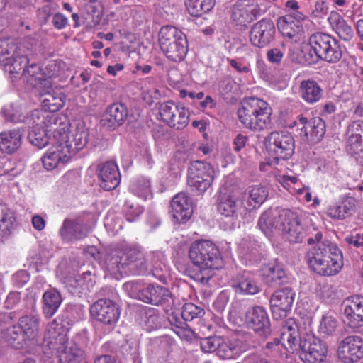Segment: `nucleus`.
Returning <instances> with one entry per match:
<instances>
[{"instance_id":"19","label":"nucleus","mask_w":363,"mask_h":363,"mask_svg":"<svg viewBox=\"0 0 363 363\" xmlns=\"http://www.w3.org/2000/svg\"><path fill=\"white\" fill-rule=\"evenodd\" d=\"M231 286L235 293L242 295H255L262 291L259 276L251 271H243L232 279Z\"/></svg>"},{"instance_id":"30","label":"nucleus","mask_w":363,"mask_h":363,"mask_svg":"<svg viewBox=\"0 0 363 363\" xmlns=\"http://www.w3.org/2000/svg\"><path fill=\"white\" fill-rule=\"evenodd\" d=\"M269 196L268 188L262 185L250 186L244 196V207L248 211L257 209L267 200Z\"/></svg>"},{"instance_id":"27","label":"nucleus","mask_w":363,"mask_h":363,"mask_svg":"<svg viewBox=\"0 0 363 363\" xmlns=\"http://www.w3.org/2000/svg\"><path fill=\"white\" fill-rule=\"evenodd\" d=\"M97 175L100 186L106 191L113 190L120 184L121 175L118 168L113 162L99 164Z\"/></svg>"},{"instance_id":"44","label":"nucleus","mask_w":363,"mask_h":363,"mask_svg":"<svg viewBox=\"0 0 363 363\" xmlns=\"http://www.w3.org/2000/svg\"><path fill=\"white\" fill-rule=\"evenodd\" d=\"M143 326L147 331H152L160 328L162 326V318L158 311L153 308H147L142 318Z\"/></svg>"},{"instance_id":"10","label":"nucleus","mask_w":363,"mask_h":363,"mask_svg":"<svg viewBox=\"0 0 363 363\" xmlns=\"http://www.w3.org/2000/svg\"><path fill=\"white\" fill-rule=\"evenodd\" d=\"M245 323L247 328L264 340L274 335L269 314L262 306H253L248 308L245 314Z\"/></svg>"},{"instance_id":"20","label":"nucleus","mask_w":363,"mask_h":363,"mask_svg":"<svg viewBox=\"0 0 363 363\" xmlns=\"http://www.w3.org/2000/svg\"><path fill=\"white\" fill-rule=\"evenodd\" d=\"M296 125H302L301 131L304 133L308 143L311 144L320 142L325 133V121L320 117L308 119L302 115L297 116L295 121Z\"/></svg>"},{"instance_id":"32","label":"nucleus","mask_w":363,"mask_h":363,"mask_svg":"<svg viewBox=\"0 0 363 363\" xmlns=\"http://www.w3.org/2000/svg\"><path fill=\"white\" fill-rule=\"evenodd\" d=\"M62 301L60 292L55 288L46 290L42 297V310L44 316L50 319L59 309Z\"/></svg>"},{"instance_id":"36","label":"nucleus","mask_w":363,"mask_h":363,"mask_svg":"<svg viewBox=\"0 0 363 363\" xmlns=\"http://www.w3.org/2000/svg\"><path fill=\"white\" fill-rule=\"evenodd\" d=\"M299 94L305 102L314 104L322 98L323 89L314 80H303L300 83Z\"/></svg>"},{"instance_id":"40","label":"nucleus","mask_w":363,"mask_h":363,"mask_svg":"<svg viewBox=\"0 0 363 363\" xmlns=\"http://www.w3.org/2000/svg\"><path fill=\"white\" fill-rule=\"evenodd\" d=\"M28 62L29 60L27 56L20 55L17 51V47L15 45V55H13V52H11L4 67H5L6 71L9 74H22L23 69L28 65Z\"/></svg>"},{"instance_id":"48","label":"nucleus","mask_w":363,"mask_h":363,"mask_svg":"<svg viewBox=\"0 0 363 363\" xmlns=\"http://www.w3.org/2000/svg\"><path fill=\"white\" fill-rule=\"evenodd\" d=\"M15 213L10 210H6L0 220V231L3 237L9 235L17 226Z\"/></svg>"},{"instance_id":"25","label":"nucleus","mask_w":363,"mask_h":363,"mask_svg":"<svg viewBox=\"0 0 363 363\" xmlns=\"http://www.w3.org/2000/svg\"><path fill=\"white\" fill-rule=\"evenodd\" d=\"M170 208L173 220L177 223H186L193 213L191 200L184 192H180L172 198Z\"/></svg>"},{"instance_id":"21","label":"nucleus","mask_w":363,"mask_h":363,"mask_svg":"<svg viewBox=\"0 0 363 363\" xmlns=\"http://www.w3.org/2000/svg\"><path fill=\"white\" fill-rule=\"evenodd\" d=\"M124 272L135 275L147 273L148 267L143 252L136 247H128L123 250Z\"/></svg>"},{"instance_id":"50","label":"nucleus","mask_w":363,"mask_h":363,"mask_svg":"<svg viewBox=\"0 0 363 363\" xmlns=\"http://www.w3.org/2000/svg\"><path fill=\"white\" fill-rule=\"evenodd\" d=\"M335 15L337 16V18L335 20V24L334 26V30L335 33L337 34L340 38L342 39L343 40H350L354 36L352 28L350 25L347 24L343 18L340 17L337 13H335Z\"/></svg>"},{"instance_id":"62","label":"nucleus","mask_w":363,"mask_h":363,"mask_svg":"<svg viewBox=\"0 0 363 363\" xmlns=\"http://www.w3.org/2000/svg\"><path fill=\"white\" fill-rule=\"evenodd\" d=\"M125 208L127 220L130 222L133 221L136 217L139 216L143 212V209L141 207L138 206L135 207L133 203H126Z\"/></svg>"},{"instance_id":"4","label":"nucleus","mask_w":363,"mask_h":363,"mask_svg":"<svg viewBox=\"0 0 363 363\" xmlns=\"http://www.w3.org/2000/svg\"><path fill=\"white\" fill-rule=\"evenodd\" d=\"M272 108L265 101L250 97L242 102L238 116L245 128L255 132L267 128L271 123Z\"/></svg>"},{"instance_id":"6","label":"nucleus","mask_w":363,"mask_h":363,"mask_svg":"<svg viewBox=\"0 0 363 363\" xmlns=\"http://www.w3.org/2000/svg\"><path fill=\"white\" fill-rule=\"evenodd\" d=\"M159 43L166 57L174 62L183 60L187 53L186 35L174 26H166L159 32Z\"/></svg>"},{"instance_id":"11","label":"nucleus","mask_w":363,"mask_h":363,"mask_svg":"<svg viewBox=\"0 0 363 363\" xmlns=\"http://www.w3.org/2000/svg\"><path fill=\"white\" fill-rule=\"evenodd\" d=\"M90 313L97 321L113 328L119 319L121 310L112 300L101 298L91 305Z\"/></svg>"},{"instance_id":"22","label":"nucleus","mask_w":363,"mask_h":363,"mask_svg":"<svg viewBox=\"0 0 363 363\" xmlns=\"http://www.w3.org/2000/svg\"><path fill=\"white\" fill-rule=\"evenodd\" d=\"M59 346L56 348L60 363H78L82 358L84 352L74 341H68L66 335L59 334L56 338Z\"/></svg>"},{"instance_id":"14","label":"nucleus","mask_w":363,"mask_h":363,"mask_svg":"<svg viewBox=\"0 0 363 363\" xmlns=\"http://www.w3.org/2000/svg\"><path fill=\"white\" fill-rule=\"evenodd\" d=\"M55 144L50 147L41 158L43 167L47 170H52L67 162L72 156L69 145H64L59 138H55Z\"/></svg>"},{"instance_id":"13","label":"nucleus","mask_w":363,"mask_h":363,"mask_svg":"<svg viewBox=\"0 0 363 363\" xmlns=\"http://www.w3.org/2000/svg\"><path fill=\"white\" fill-rule=\"evenodd\" d=\"M133 287L135 290V297L148 304L162 306L172 300L173 296L169 289L158 284H150L141 289L138 285Z\"/></svg>"},{"instance_id":"31","label":"nucleus","mask_w":363,"mask_h":363,"mask_svg":"<svg viewBox=\"0 0 363 363\" xmlns=\"http://www.w3.org/2000/svg\"><path fill=\"white\" fill-rule=\"evenodd\" d=\"M24 130L18 128L0 133V150L6 154H12L21 145Z\"/></svg>"},{"instance_id":"23","label":"nucleus","mask_w":363,"mask_h":363,"mask_svg":"<svg viewBox=\"0 0 363 363\" xmlns=\"http://www.w3.org/2000/svg\"><path fill=\"white\" fill-rule=\"evenodd\" d=\"M284 225L281 230L284 231L290 242H301L306 233L301 224L298 214L289 209L282 210Z\"/></svg>"},{"instance_id":"3","label":"nucleus","mask_w":363,"mask_h":363,"mask_svg":"<svg viewBox=\"0 0 363 363\" xmlns=\"http://www.w3.org/2000/svg\"><path fill=\"white\" fill-rule=\"evenodd\" d=\"M309 48H306L305 61L308 65L323 60L337 63L342 56V49L339 41L325 33H315L308 40Z\"/></svg>"},{"instance_id":"64","label":"nucleus","mask_w":363,"mask_h":363,"mask_svg":"<svg viewBox=\"0 0 363 363\" xmlns=\"http://www.w3.org/2000/svg\"><path fill=\"white\" fill-rule=\"evenodd\" d=\"M345 242L355 247H363V233H355L347 235L345 238Z\"/></svg>"},{"instance_id":"41","label":"nucleus","mask_w":363,"mask_h":363,"mask_svg":"<svg viewBox=\"0 0 363 363\" xmlns=\"http://www.w3.org/2000/svg\"><path fill=\"white\" fill-rule=\"evenodd\" d=\"M240 204L233 196L225 194L220 195L218 198V211L226 216H237Z\"/></svg>"},{"instance_id":"17","label":"nucleus","mask_w":363,"mask_h":363,"mask_svg":"<svg viewBox=\"0 0 363 363\" xmlns=\"http://www.w3.org/2000/svg\"><path fill=\"white\" fill-rule=\"evenodd\" d=\"M338 359L343 363H355L363 358V340L356 335L342 340L337 349Z\"/></svg>"},{"instance_id":"43","label":"nucleus","mask_w":363,"mask_h":363,"mask_svg":"<svg viewBox=\"0 0 363 363\" xmlns=\"http://www.w3.org/2000/svg\"><path fill=\"white\" fill-rule=\"evenodd\" d=\"M104 263L106 269L112 274L124 272L123 250L116 249L107 253Z\"/></svg>"},{"instance_id":"24","label":"nucleus","mask_w":363,"mask_h":363,"mask_svg":"<svg viewBox=\"0 0 363 363\" xmlns=\"http://www.w3.org/2000/svg\"><path fill=\"white\" fill-rule=\"evenodd\" d=\"M260 15V8L257 4L250 3V0H240L233 8L232 18L237 25L246 27Z\"/></svg>"},{"instance_id":"38","label":"nucleus","mask_w":363,"mask_h":363,"mask_svg":"<svg viewBox=\"0 0 363 363\" xmlns=\"http://www.w3.org/2000/svg\"><path fill=\"white\" fill-rule=\"evenodd\" d=\"M315 293L317 296L327 304L335 303L342 297L341 291L336 285L325 281L317 284Z\"/></svg>"},{"instance_id":"47","label":"nucleus","mask_w":363,"mask_h":363,"mask_svg":"<svg viewBox=\"0 0 363 363\" xmlns=\"http://www.w3.org/2000/svg\"><path fill=\"white\" fill-rule=\"evenodd\" d=\"M262 271L267 281L275 285L283 284L286 279L285 272L279 265H268Z\"/></svg>"},{"instance_id":"49","label":"nucleus","mask_w":363,"mask_h":363,"mask_svg":"<svg viewBox=\"0 0 363 363\" xmlns=\"http://www.w3.org/2000/svg\"><path fill=\"white\" fill-rule=\"evenodd\" d=\"M44 111L34 110L27 116H23V123L30 130L43 129Z\"/></svg>"},{"instance_id":"16","label":"nucleus","mask_w":363,"mask_h":363,"mask_svg":"<svg viewBox=\"0 0 363 363\" xmlns=\"http://www.w3.org/2000/svg\"><path fill=\"white\" fill-rule=\"evenodd\" d=\"M53 138L61 140L65 145H69L73 156L86 146L89 139V132L84 123H79L72 135V140H69L68 133L65 128L55 129Z\"/></svg>"},{"instance_id":"63","label":"nucleus","mask_w":363,"mask_h":363,"mask_svg":"<svg viewBox=\"0 0 363 363\" xmlns=\"http://www.w3.org/2000/svg\"><path fill=\"white\" fill-rule=\"evenodd\" d=\"M21 301V294L18 291H11L6 297L4 302L5 307L11 309L13 308Z\"/></svg>"},{"instance_id":"57","label":"nucleus","mask_w":363,"mask_h":363,"mask_svg":"<svg viewBox=\"0 0 363 363\" xmlns=\"http://www.w3.org/2000/svg\"><path fill=\"white\" fill-rule=\"evenodd\" d=\"M11 52L15 55V44L8 40L0 39V65L4 66Z\"/></svg>"},{"instance_id":"8","label":"nucleus","mask_w":363,"mask_h":363,"mask_svg":"<svg viewBox=\"0 0 363 363\" xmlns=\"http://www.w3.org/2000/svg\"><path fill=\"white\" fill-rule=\"evenodd\" d=\"M299 357L305 363H324L328 354L325 342L311 335L300 338L297 350Z\"/></svg>"},{"instance_id":"12","label":"nucleus","mask_w":363,"mask_h":363,"mask_svg":"<svg viewBox=\"0 0 363 363\" xmlns=\"http://www.w3.org/2000/svg\"><path fill=\"white\" fill-rule=\"evenodd\" d=\"M161 119L170 128L181 130L189 121V112L183 106H179L172 101L164 102L159 108Z\"/></svg>"},{"instance_id":"53","label":"nucleus","mask_w":363,"mask_h":363,"mask_svg":"<svg viewBox=\"0 0 363 363\" xmlns=\"http://www.w3.org/2000/svg\"><path fill=\"white\" fill-rule=\"evenodd\" d=\"M338 326V321L336 317L330 313H326L322 316L319 330L320 332L331 335L334 333Z\"/></svg>"},{"instance_id":"46","label":"nucleus","mask_w":363,"mask_h":363,"mask_svg":"<svg viewBox=\"0 0 363 363\" xmlns=\"http://www.w3.org/2000/svg\"><path fill=\"white\" fill-rule=\"evenodd\" d=\"M22 328L18 325H11L3 332V337L12 347L20 348L24 339Z\"/></svg>"},{"instance_id":"52","label":"nucleus","mask_w":363,"mask_h":363,"mask_svg":"<svg viewBox=\"0 0 363 363\" xmlns=\"http://www.w3.org/2000/svg\"><path fill=\"white\" fill-rule=\"evenodd\" d=\"M283 347L290 350L289 346H286L285 342L281 341L280 337H274L272 340L266 342L262 347V352L267 357H274L281 351Z\"/></svg>"},{"instance_id":"7","label":"nucleus","mask_w":363,"mask_h":363,"mask_svg":"<svg viewBox=\"0 0 363 363\" xmlns=\"http://www.w3.org/2000/svg\"><path fill=\"white\" fill-rule=\"evenodd\" d=\"M264 143L269 155L277 161L289 159L294 152L295 142L289 132H272L265 138Z\"/></svg>"},{"instance_id":"9","label":"nucleus","mask_w":363,"mask_h":363,"mask_svg":"<svg viewBox=\"0 0 363 363\" xmlns=\"http://www.w3.org/2000/svg\"><path fill=\"white\" fill-rule=\"evenodd\" d=\"M214 174L211 164L201 160L193 161L188 169V184L202 194L212 185Z\"/></svg>"},{"instance_id":"60","label":"nucleus","mask_w":363,"mask_h":363,"mask_svg":"<svg viewBox=\"0 0 363 363\" xmlns=\"http://www.w3.org/2000/svg\"><path fill=\"white\" fill-rule=\"evenodd\" d=\"M169 323L174 326L173 330H179L188 327L186 321L179 312L173 311L168 316Z\"/></svg>"},{"instance_id":"45","label":"nucleus","mask_w":363,"mask_h":363,"mask_svg":"<svg viewBox=\"0 0 363 363\" xmlns=\"http://www.w3.org/2000/svg\"><path fill=\"white\" fill-rule=\"evenodd\" d=\"M28 338H33L37 334L40 326V318L36 315H26L19 320V325Z\"/></svg>"},{"instance_id":"61","label":"nucleus","mask_w":363,"mask_h":363,"mask_svg":"<svg viewBox=\"0 0 363 363\" xmlns=\"http://www.w3.org/2000/svg\"><path fill=\"white\" fill-rule=\"evenodd\" d=\"M283 57L284 52L280 48H271L267 52V59L272 64H280Z\"/></svg>"},{"instance_id":"33","label":"nucleus","mask_w":363,"mask_h":363,"mask_svg":"<svg viewBox=\"0 0 363 363\" xmlns=\"http://www.w3.org/2000/svg\"><path fill=\"white\" fill-rule=\"evenodd\" d=\"M280 337L281 341L287 342L292 352L297 350L299 340L301 337L299 335L298 327L294 319L289 318L282 322Z\"/></svg>"},{"instance_id":"1","label":"nucleus","mask_w":363,"mask_h":363,"mask_svg":"<svg viewBox=\"0 0 363 363\" xmlns=\"http://www.w3.org/2000/svg\"><path fill=\"white\" fill-rule=\"evenodd\" d=\"M320 231L315 236L307 239L310 245H315L306 256L309 267L321 276H334L338 274L343 267V255L340 249L335 244L326 240L322 242Z\"/></svg>"},{"instance_id":"59","label":"nucleus","mask_w":363,"mask_h":363,"mask_svg":"<svg viewBox=\"0 0 363 363\" xmlns=\"http://www.w3.org/2000/svg\"><path fill=\"white\" fill-rule=\"evenodd\" d=\"M22 76L29 80L34 79L35 81H42V74L40 73V67L35 63H32L27 65L22 72Z\"/></svg>"},{"instance_id":"2","label":"nucleus","mask_w":363,"mask_h":363,"mask_svg":"<svg viewBox=\"0 0 363 363\" xmlns=\"http://www.w3.org/2000/svg\"><path fill=\"white\" fill-rule=\"evenodd\" d=\"M189 257L201 269V275H198V279L205 284L214 275L213 270L221 269L224 266L218 247L208 240L193 242L189 250Z\"/></svg>"},{"instance_id":"42","label":"nucleus","mask_w":363,"mask_h":363,"mask_svg":"<svg viewBox=\"0 0 363 363\" xmlns=\"http://www.w3.org/2000/svg\"><path fill=\"white\" fill-rule=\"evenodd\" d=\"M216 0H185V6L192 16H201L215 6Z\"/></svg>"},{"instance_id":"51","label":"nucleus","mask_w":363,"mask_h":363,"mask_svg":"<svg viewBox=\"0 0 363 363\" xmlns=\"http://www.w3.org/2000/svg\"><path fill=\"white\" fill-rule=\"evenodd\" d=\"M28 139L33 145L39 149L45 147L49 143L47 130L38 128L29 130Z\"/></svg>"},{"instance_id":"54","label":"nucleus","mask_w":363,"mask_h":363,"mask_svg":"<svg viewBox=\"0 0 363 363\" xmlns=\"http://www.w3.org/2000/svg\"><path fill=\"white\" fill-rule=\"evenodd\" d=\"M133 194L145 199L151 194L150 182L146 178H140L130 186Z\"/></svg>"},{"instance_id":"55","label":"nucleus","mask_w":363,"mask_h":363,"mask_svg":"<svg viewBox=\"0 0 363 363\" xmlns=\"http://www.w3.org/2000/svg\"><path fill=\"white\" fill-rule=\"evenodd\" d=\"M204 310L192 303H186L182 307L181 315L187 321H191L195 318L202 317Z\"/></svg>"},{"instance_id":"5","label":"nucleus","mask_w":363,"mask_h":363,"mask_svg":"<svg viewBox=\"0 0 363 363\" xmlns=\"http://www.w3.org/2000/svg\"><path fill=\"white\" fill-rule=\"evenodd\" d=\"M200 346L203 352H216L223 359H236L250 347L247 340L237 335H231L228 339L217 335L201 338Z\"/></svg>"},{"instance_id":"39","label":"nucleus","mask_w":363,"mask_h":363,"mask_svg":"<svg viewBox=\"0 0 363 363\" xmlns=\"http://www.w3.org/2000/svg\"><path fill=\"white\" fill-rule=\"evenodd\" d=\"M348 139L347 151L351 154L355 152L360 147L363 135V121L356 120L350 123L347 127Z\"/></svg>"},{"instance_id":"56","label":"nucleus","mask_w":363,"mask_h":363,"mask_svg":"<svg viewBox=\"0 0 363 363\" xmlns=\"http://www.w3.org/2000/svg\"><path fill=\"white\" fill-rule=\"evenodd\" d=\"M294 23H291V17L282 16L278 23V28L282 35L285 37L292 39L298 33L299 28H294Z\"/></svg>"},{"instance_id":"18","label":"nucleus","mask_w":363,"mask_h":363,"mask_svg":"<svg viewBox=\"0 0 363 363\" xmlns=\"http://www.w3.org/2000/svg\"><path fill=\"white\" fill-rule=\"evenodd\" d=\"M345 322L353 329L363 325V296L356 295L346 298L342 303Z\"/></svg>"},{"instance_id":"35","label":"nucleus","mask_w":363,"mask_h":363,"mask_svg":"<svg viewBox=\"0 0 363 363\" xmlns=\"http://www.w3.org/2000/svg\"><path fill=\"white\" fill-rule=\"evenodd\" d=\"M283 225L282 211L280 213L271 210L266 211L261 215L258 221V226L265 234L272 232L274 229L281 230Z\"/></svg>"},{"instance_id":"28","label":"nucleus","mask_w":363,"mask_h":363,"mask_svg":"<svg viewBox=\"0 0 363 363\" xmlns=\"http://www.w3.org/2000/svg\"><path fill=\"white\" fill-rule=\"evenodd\" d=\"M89 228L84 223L77 220L65 219L60 230V235L65 242H73L86 237Z\"/></svg>"},{"instance_id":"26","label":"nucleus","mask_w":363,"mask_h":363,"mask_svg":"<svg viewBox=\"0 0 363 363\" xmlns=\"http://www.w3.org/2000/svg\"><path fill=\"white\" fill-rule=\"evenodd\" d=\"M128 111L122 103L110 105L101 116V125L110 130H115L122 125L127 119Z\"/></svg>"},{"instance_id":"29","label":"nucleus","mask_w":363,"mask_h":363,"mask_svg":"<svg viewBox=\"0 0 363 363\" xmlns=\"http://www.w3.org/2000/svg\"><path fill=\"white\" fill-rule=\"evenodd\" d=\"M356 203L357 201L354 197H347L339 203L330 205L327 208L326 214L334 220H345L354 213Z\"/></svg>"},{"instance_id":"58","label":"nucleus","mask_w":363,"mask_h":363,"mask_svg":"<svg viewBox=\"0 0 363 363\" xmlns=\"http://www.w3.org/2000/svg\"><path fill=\"white\" fill-rule=\"evenodd\" d=\"M1 113L6 121L11 123L23 122V117L13 105L4 107L1 110Z\"/></svg>"},{"instance_id":"37","label":"nucleus","mask_w":363,"mask_h":363,"mask_svg":"<svg viewBox=\"0 0 363 363\" xmlns=\"http://www.w3.org/2000/svg\"><path fill=\"white\" fill-rule=\"evenodd\" d=\"M40 97L42 106L47 111L57 112L65 105V95L58 90L45 91Z\"/></svg>"},{"instance_id":"15","label":"nucleus","mask_w":363,"mask_h":363,"mask_svg":"<svg viewBox=\"0 0 363 363\" xmlns=\"http://www.w3.org/2000/svg\"><path fill=\"white\" fill-rule=\"evenodd\" d=\"M276 29L272 21L263 18L255 23L250 31L251 44L259 48L269 46L274 40Z\"/></svg>"},{"instance_id":"34","label":"nucleus","mask_w":363,"mask_h":363,"mask_svg":"<svg viewBox=\"0 0 363 363\" xmlns=\"http://www.w3.org/2000/svg\"><path fill=\"white\" fill-rule=\"evenodd\" d=\"M294 297L295 292L290 287L278 289L273 293L270 298V306L281 308L282 313H284V311H291Z\"/></svg>"}]
</instances>
